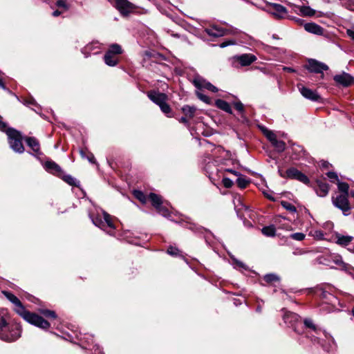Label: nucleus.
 Here are the masks:
<instances>
[{
    "label": "nucleus",
    "mask_w": 354,
    "mask_h": 354,
    "mask_svg": "<svg viewBox=\"0 0 354 354\" xmlns=\"http://www.w3.org/2000/svg\"><path fill=\"white\" fill-rule=\"evenodd\" d=\"M233 105L239 114V116L237 118L238 121L243 124H248L249 122V120L245 115V111L243 103L240 101H237L234 102Z\"/></svg>",
    "instance_id": "412c9836"
},
{
    "label": "nucleus",
    "mask_w": 354,
    "mask_h": 354,
    "mask_svg": "<svg viewBox=\"0 0 354 354\" xmlns=\"http://www.w3.org/2000/svg\"><path fill=\"white\" fill-rule=\"evenodd\" d=\"M346 33L348 36L354 41V29H347Z\"/></svg>",
    "instance_id": "bf43d9fd"
},
{
    "label": "nucleus",
    "mask_w": 354,
    "mask_h": 354,
    "mask_svg": "<svg viewBox=\"0 0 354 354\" xmlns=\"http://www.w3.org/2000/svg\"><path fill=\"white\" fill-rule=\"evenodd\" d=\"M283 320L289 327H292L296 332H297L298 326L301 325L300 317L292 312L286 313L283 315Z\"/></svg>",
    "instance_id": "4468645a"
},
{
    "label": "nucleus",
    "mask_w": 354,
    "mask_h": 354,
    "mask_svg": "<svg viewBox=\"0 0 354 354\" xmlns=\"http://www.w3.org/2000/svg\"><path fill=\"white\" fill-rule=\"evenodd\" d=\"M272 145L278 152H283L286 149V143L283 140H276Z\"/></svg>",
    "instance_id": "58836bf2"
},
{
    "label": "nucleus",
    "mask_w": 354,
    "mask_h": 354,
    "mask_svg": "<svg viewBox=\"0 0 354 354\" xmlns=\"http://www.w3.org/2000/svg\"><path fill=\"white\" fill-rule=\"evenodd\" d=\"M102 214L103 219L100 216H93L91 214L89 215V217L95 226L109 235L114 236L115 227L113 223L111 216L105 211H102Z\"/></svg>",
    "instance_id": "7ed1b4c3"
},
{
    "label": "nucleus",
    "mask_w": 354,
    "mask_h": 354,
    "mask_svg": "<svg viewBox=\"0 0 354 354\" xmlns=\"http://www.w3.org/2000/svg\"><path fill=\"white\" fill-rule=\"evenodd\" d=\"M90 48H91L90 46H87L84 49H82V53H84L85 55V57H88V55H87L86 53V52L87 50H89Z\"/></svg>",
    "instance_id": "69168bd1"
},
{
    "label": "nucleus",
    "mask_w": 354,
    "mask_h": 354,
    "mask_svg": "<svg viewBox=\"0 0 354 354\" xmlns=\"http://www.w3.org/2000/svg\"><path fill=\"white\" fill-rule=\"evenodd\" d=\"M214 151V153L215 154H216V153H224L225 152V150L221 146H218V147H215Z\"/></svg>",
    "instance_id": "052dcab7"
},
{
    "label": "nucleus",
    "mask_w": 354,
    "mask_h": 354,
    "mask_svg": "<svg viewBox=\"0 0 354 354\" xmlns=\"http://www.w3.org/2000/svg\"><path fill=\"white\" fill-rule=\"evenodd\" d=\"M106 53H108V55L111 54L117 56L122 53V49L119 44H113L109 46Z\"/></svg>",
    "instance_id": "7c9ffc66"
},
{
    "label": "nucleus",
    "mask_w": 354,
    "mask_h": 354,
    "mask_svg": "<svg viewBox=\"0 0 354 354\" xmlns=\"http://www.w3.org/2000/svg\"><path fill=\"white\" fill-rule=\"evenodd\" d=\"M147 95L149 100L158 106L168 100L167 95L158 91L151 90L147 92Z\"/></svg>",
    "instance_id": "2eb2a0df"
},
{
    "label": "nucleus",
    "mask_w": 354,
    "mask_h": 354,
    "mask_svg": "<svg viewBox=\"0 0 354 354\" xmlns=\"http://www.w3.org/2000/svg\"><path fill=\"white\" fill-rule=\"evenodd\" d=\"M237 177L238 178L236 182L238 187H240L241 189L245 188L250 182L248 178H246L245 176L241 174H239V175L237 176Z\"/></svg>",
    "instance_id": "c756f323"
},
{
    "label": "nucleus",
    "mask_w": 354,
    "mask_h": 354,
    "mask_svg": "<svg viewBox=\"0 0 354 354\" xmlns=\"http://www.w3.org/2000/svg\"><path fill=\"white\" fill-rule=\"evenodd\" d=\"M180 122H183V123H187L188 121H187V117H182L180 119Z\"/></svg>",
    "instance_id": "774afa93"
},
{
    "label": "nucleus",
    "mask_w": 354,
    "mask_h": 354,
    "mask_svg": "<svg viewBox=\"0 0 354 354\" xmlns=\"http://www.w3.org/2000/svg\"><path fill=\"white\" fill-rule=\"evenodd\" d=\"M304 27L306 31L317 35H322L324 32V29L321 26L313 22L306 23Z\"/></svg>",
    "instance_id": "4be33fe9"
},
{
    "label": "nucleus",
    "mask_w": 354,
    "mask_h": 354,
    "mask_svg": "<svg viewBox=\"0 0 354 354\" xmlns=\"http://www.w3.org/2000/svg\"><path fill=\"white\" fill-rule=\"evenodd\" d=\"M156 210L160 214H161L164 217L168 218L170 216L169 210L168 209L167 207L162 205V204L160 206H159L156 209Z\"/></svg>",
    "instance_id": "49530a36"
},
{
    "label": "nucleus",
    "mask_w": 354,
    "mask_h": 354,
    "mask_svg": "<svg viewBox=\"0 0 354 354\" xmlns=\"http://www.w3.org/2000/svg\"><path fill=\"white\" fill-rule=\"evenodd\" d=\"M348 197V196H347L346 194H339L335 197H333V205L336 207L341 209L344 216H348L350 214L351 207Z\"/></svg>",
    "instance_id": "423d86ee"
},
{
    "label": "nucleus",
    "mask_w": 354,
    "mask_h": 354,
    "mask_svg": "<svg viewBox=\"0 0 354 354\" xmlns=\"http://www.w3.org/2000/svg\"><path fill=\"white\" fill-rule=\"evenodd\" d=\"M10 147L16 153H22L24 147L22 144L21 133L14 128H8L6 131Z\"/></svg>",
    "instance_id": "20e7f679"
},
{
    "label": "nucleus",
    "mask_w": 354,
    "mask_h": 354,
    "mask_svg": "<svg viewBox=\"0 0 354 354\" xmlns=\"http://www.w3.org/2000/svg\"><path fill=\"white\" fill-rule=\"evenodd\" d=\"M159 107L163 113H165L167 117H170L169 114L171 113V109L167 102H164Z\"/></svg>",
    "instance_id": "a18cd8bd"
},
{
    "label": "nucleus",
    "mask_w": 354,
    "mask_h": 354,
    "mask_svg": "<svg viewBox=\"0 0 354 354\" xmlns=\"http://www.w3.org/2000/svg\"><path fill=\"white\" fill-rule=\"evenodd\" d=\"M333 80L337 85L344 87H348L354 84V77L346 72L335 75Z\"/></svg>",
    "instance_id": "9d476101"
},
{
    "label": "nucleus",
    "mask_w": 354,
    "mask_h": 354,
    "mask_svg": "<svg viewBox=\"0 0 354 354\" xmlns=\"http://www.w3.org/2000/svg\"><path fill=\"white\" fill-rule=\"evenodd\" d=\"M236 44V41L234 39H229L227 41H225L219 44V46L221 48H225L230 45H234Z\"/></svg>",
    "instance_id": "864d4df0"
},
{
    "label": "nucleus",
    "mask_w": 354,
    "mask_h": 354,
    "mask_svg": "<svg viewBox=\"0 0 354 354\" xmlns=\"http://www.w3.org/2000/svg\"><path fill=\"white\" fill-rule=\"evenodd\" d=\"M115 8L123 16H127L132 12L136 6L128 0H115Z\"/></svg>",
    "instance_id": "9b49d317"
},
{
    "label": "nucleus",
    "mask_w": 354,
    "mask_h": 354,
    "mask_svg": "<svg viewBox=\"0 0 354 354\" xmlns=\"http://www.w3.org/2000/svg\"><path fill=\"white\" fill-rule=\"evenodd\" d=\"M86 339H91V344L88 342V348L86 347V348L91 349L93 351V354H104L102 348L100 347L97 344H93V337L91 335H88V337L86 338Z\"/></svg>",
    "instance_id": "c85d7f7f"
},
{
    "label": "nucleus",
    "mask_w": 354,
    "mask_h": 354,
    "mask_svg": "<svg viewBox=\"0 0 354 354\" xmlns=\"http://www.w3.org/2000/svg\"><path fill=\"white\" fill-rule=\"evenodd\" d=\"M14 310L27 322L41 329H48L50 327V323L48 321L42 317L27 310L21 301L15 306Z\"/></svg>",
    "instance_id": "f03ea898"
},
{
    "label": "nucleus",
    "mask_w": 354,
    "mask_h": 354,
    "mask_svg": "<svg viewBox=\"0 0 354 354\" xmlns=\"http://www.w3.org/2000/svg\"><path fill=\"white\" fill-rule=\"evenodd\" d=\"M2 293L15 306L19 302H20V300L12 292L4 290L2 292Z\"/></svg>",
    "instance_id": "e433bc0d"
},
{
    "label": "nucleus",
    "mask_w": 354,
    "mask_h": 354,
    "mask_svg": "<svg viewBox=\"0 0 354 354\" xmlns=\"http://www.w3.org/2000/svg\"><path fill=\"white\" fill-rule=\"evenodd\" d=\"M193 84L196 88L198 90L207 89L213 93H216L218 91V88L209 82L207 81L205 79L201 76H196L193 80Z\"/></svg>",
    "instance_id": "ddd939ff"
},
{
    "label": "nucleus",
    "mask_w": 354,
    "mask_h": 354,
    "mask_svg": "<svg viewBox=\"0 0 354 354\" xmlns=\"http://www.w3.org/2000/svg\"><path fill=\"white\" fill-rule=\"evenodd\" d=\"M262 131L266 138L272 144L277 138L276 134L270 131L267 129L266 128H262Z\"/></svg>",
    "instance_id": "f704fd0d"
},
{
    "label": "nucleus",
    "mask_w": 354,
    "mask_h": 354,
    "mask_svg": "<svg viewBox=\"0 0 354 354\" xmlns=\"http://www.w3.org/2000/svg\"><path fill=\"white\" fill-rule=\"evenodd\" d=\"M80 153L83 158H86L88 161L92 164H96V160L94 155L91 152H86L84 149L80 151Z\"/></svg>",
    "instance_id": "72a5a7b5"
},
{
    "label": "nucleus",
    "mask_w": 354,
    "mask_h": 354,
    "mask_svg": "<svg viewBox=\"0 0 354 354\" xmlns=\"http://www.w3.org/2000/svg\"><path fill=\"white\" fill-rule=\"evenodd\" d=\"M62 179L70 185L77 187L80 185V182L71 175H64Z\"/></svg>",
    "instance_id": "c9c22d12"
},
{
    "label": "nucleus",
    "mask_w": 354,
    "mask_h": 354,
    "mask_svg": "<svg viewBox=\"0 0 354 354\" xmlns=\"http://www.w3.org/2000/svg\"><path fill=\"white\" fill-rule=\"evenodd\" d=\"M305 236L306 235L301 232H295L290 235L291 239L299 241H303L305 239Z\"/></svg>",
    "instance_id": "de8ad7c7"
},
{
    "label": "nucleus",
    "mask_w": 354,
    "mask_h": 354,
    "mask_svg": "<svg viewBox=\"0 0 354 354\" xmlns=\"http://www.w3.org/2000/svg\"><path fill=\"white\" fill-rule=\"evenodd\" d=\"M25 141L27 145L33 151L35 156L37 158H39L42 155V153L40 151V145L39 142L35 137H26L25 138Z\"/></svg>",
    "instance_id": "f3484780"
},
{
    "label": "nucleus",
    "mask_w": 354,
    "mask_h": 354,
    "mask_svg": "<svg viewBox=\"0 0 354 354\" xmlns=\"http://www.w3.org/2000/svg\"><path fill=\"white\" fill-rule=\"evenodd\" d=\"M56 5L59 8H63L64 10L68 8L66 0H57Z\"/></svg>",
    "instance_id": "5fc2aeb1"
},
{
    "label": "nucleus",
    "mask_w": 354,
    "mask_h": 354,
    "mask_svg": "<svg viewBox=\"0 0 354 354\" xmlns=\"http://www.w3.org/2000/svg\"><path fill=\"white\" fill-rule=\"evenodd\" d=\"M336 243L342 246H349L353 241H354V237L351 236H345L342 235L340 234H337L335 235Z\"/></svg>",
    "instance_id": "5701e85b"
},
{
    "label": "nucleus",
    "mask_w": 354,
    "mask_h": 354,
    "mask_svg": "<svg viewBox=\"0 0 354 354\" xmlns=\"http://www.w3.org/2000/svg\"><path fill=\"white\" fill-rule=\"evenodd\" d=\"M281 205L284 209H286L287 211H289L290 212L295 213L297 212L295 206L288 201H282L281 202Z\"/></svg>",
    "instance_id": "a19ab883"
},
{
    "label": "nucleus",
    "mask_w": 354,
    "mask_h": 354,
    "mask_svg": "<svg viewBox=\"0 0 354 354\" xmlns=\"http://www.w3.org/2000/svg\"><path fill=\"white\" fill-rule=\"evenodd\" d=\"M268 6L269 12L276 19L285 18L288 14L287 9L281 4L270 3Z\"/></svg>",
    "instance_id": "f8f14e48"
},
{
    "label": "nucleus",
    "mask_w": 354,
    "mask_h": 354,
    "mask_svg": "<svg viewBox=\"0 0 354 354\" xmlns=\"http://www.w3.org/2000/svg\"><path fill=\"white\" fill-rule=\"evenodd\" d=\"M167 253L171 256H178L180 255V250L174 246H169L167 249Z\"/></svg>",
    "instance_id": "8fccbe9b"
},
{
    "label": "nucleus",
    "mask_w": 354,
    "mask_h": 354,
    "mask_svg": "<svg viewBox=\"0 0 354 354\" xmlns=\"http://www.w3.org/2000/svg\"><path fill=\"white\" fill-rule=\"evenodd\" d=\"M278 173L281 177L284 178H287L286 177V171L283 172L280 168H279V169H278Z\"/></svg>",
    "instance_id": "0e129e2a"
},
{
    "label": "nucleus",
    "mask_w": 354,
    "mask_h": 354,
    "mask_svg": "<svg viewBox=\"0 0 354 354\" xmlns=\"http://www.w3.org/2000/svg\"><path fill=\"white\" fill-rule=\"evenodd\" d=\"M21 328L19 324L10 322V316L6 308H0V339L12 342L21 337Z\"/></svg>",
    "instance_id": "f257e3e1"
},
{
    "label": "nucleus",
    "mask_w": 354,
    "mask_h": 354,
    "mask_svg": "<svg viewBox=\"0 0 354 354\" xmlns=\"http://www.w3.org/2000/svg\"><path fill=\"white\" fill-rule=\"evenodd\" d=\"M41 313L46 317H51V318H53V319H56L57 318V315H56V313L55 311H53V310H41Z\"/></svg>",
    "instance_id": "09e8293b"
},
{
    "label": "nucleus",
    "mask_w": 354,
    "mask_h": 354,
    "mask_svg": "<svg viewBox=\"0 0 354 354\" xmlns=\"http://www.w3.org/2000/svg\"><path fill=\"white\" fill-rule=\"evenodd\" d=\"M62 14V12L59 11V10H55L53 12V17H58L60 15Z\"/></svg>",
    "instance_id": "338daca9"
},
{
    "label": "nucleus",
    "mask_w": 354,
    "mask_h": 354,
    "mask_svg": "<svg viewBox=\"0 0 354 354\" xmlns=\"http://www.w3.org/2000/svg\"><path fill=\"white\" fill-rule=\"evenodd\" d=\"M306 252L303 250H299V249H297L295 250V251L292 252V254L294 255H302L304 254H305Z\"/></svg>",
    "instance_id": "e2e57ef3"
},
{
    "label": "nucleus",
    "mask_w": 354,
    "mask_h": 354,
    "mask_svg": "<svg viewBox=\"0 0 354 354\" xmlns=\"http://www.w3.org/2000/svg\"><path fill=\"white\" fill-rule=\"evenodd\" d=\"M317 187L316 188V192L320 197L326 196L329 191V185L325 182L322 180H317Z\"/></svg>",
    "instance_id": "b1692460"
},
{
    "label": "nucleus",
    "mask_w": 354,
    "mask_h": 354,
    "mask_svg": "<svg viewBox=\"0 0 354 354\" xmlns=\"http://www.w3.org/2000/svg\"><path fill=\"white\" fill-rule=\"evenodd\" d=\"M196 95H197V97L203 102H204L206 104H209L211 103V99L207 96L206 95H205L202 91L201 90L200 91H196Z\"/></svg>",
    "instance_id": "c03bdc74"
},
{
    "label": "nucleus",
    "mask_w": 354,
    "mask_h": 354,
    "mask_svg": "<svg viewBox=\"0 0 354 354\" xmlns=\"http://www.w3.org/2000/svg\"><path fill=\"white\" fill-rule=\"evenodd\" d=\"M205 32L210 37H220L230 34L235 35L237 32V30L236 29H225L217 26H212L209 28H205Z\"/></svg>",
    "instance_id": "6e6552de"
},
{
    "label": "nucleus",
    "mask_w": 354,
    "mask_h": 354,
    "mask_svg": "<svg viewBox=\"0 0 354 354\" xmlns=\"http://www.w3.org/2000/svg\"><path fill=\"white\" fill-rule=\"evenodd\" d=\"M196 111V108L194 106L185 105L182 108V111L189 118H192L194 116Z\"/></svg>",
    "instance_id": "2f4dec72"
},
{
    "label": "nucleus",
    "mask_w": 354,
    "mask_h": 354,
    "mask_svg": "<svg viewBox=\"0 0 354 354\" xmlns=\"http://www.w3.org/2000/svg\"><path fill=\"white\" fill-rule=\"evenodd\" d=\"M223 185L226 188H230L233 185V181L227 178V177H223L222 179Z\"/></svg>",
    "instance_id": "3c124183"
},
{
    "label": "nucleus",
    "mask_w": 354,
    "mask_h": 354,
    "mask_svg": "<svg viewBox=\"0 0 354 354\" xmlns=\"http://www.w3.org/2000/svg\"><path fill=\"white\" fill-rule=\"evenodd\" d=\"M263 279L267 283H272L273 281H279L280 280V278L276 274L270 273V274H266L263 277Z\"/></svg>",
    "instance_id": "79ce46f5"
},
{
    "label": "nucleus",
    "mask_w": 354,
    "mask_h": 354,
    "mask_svg": "<svg viewBox=\"0 0 354 354\" xmlns=\"http://www.w3.org/2000/svg\"><path fill=\"white\" fill-rule=\"evenodd\" d=\"M326 176L331 182H334L335 180H339L337 174L335 172L328 171L326 173Z\"/></svg>",
    "instance_id": "603ef678"
},
{
    "label": "nucleus",
    "mask_w": 354,
    "mask_h": 354,
    "mask_svg": "<svg viewBox=\"0 0 354 354\" xmlns=\"http://www.w3.org/2000/svg\"><path fill=\"white\" fill-rule=\"evenodd\" d=\"M286 177L287 178L297 180L304 184L309 183L308 178L295 167H290L286 170Z\"/></svg>",
    "instance_id": "dca6fc26"
},
{
    "label": "nucleus",
    "mask_w": 354,
    "mask_h": 354,
    "mask_svg": "<svg viewBox=\"0 0 354 354\" xmlns=\"http://www.w3.org/2000/svg\"><path fill=\"white\" fill-rule=\"evenodd\" d=\"M104 60L105 64L109 66H115L118 63V59L117 56L111 54L108 55V53L106 52L104 56Z\"/></svg>",
    "instance_id": "cd10ccee"
},
{
    "label": "nucleus",
    "mask_w": 354,
    "mask_h": 354,
    "mask_svg": "<svg viewBox=\"0 0 354 354\" xmlns=\"http://www.w3.org/2000/svg\"><path fill=\"white\" fill-rule=\"evenodd\" d=\"M304 324L306 328L310 329L308 336L313 342L322 345L323 337H325L328 340L331 338L330 335L327 334L324 330H322L320 328H317L312 319H306L304 322Z\"/></svg>",
    "instance_id": "39448f33"
},
{
    "label": "nucleus",
    "mask_w": 354,
    "mask_h": 354,
    "mask_svg": "<svg viewBox=\"0 0 354 354\" xmlns=\"http://www.w3.org/2000/svg\"><path fill=\"white\" fill-rule=\"evenodd\" d=\"M44 167L48 172L53 175L61 176L63 174L62 168L54 161H46Z\"/></svg>",
    "instance_id": "aec40b11"
},
{
    "label": "nucleus",
    "mask_w": 354,
    "mask_h": 354,
    "mask_svg": "<svg viewBox=\"0 0 354 354\" xmlns=\"http://www.w3.org/2000/svg\"><path fill=\"white\" fill-rule=\"evenodd\" d=\"M331 288L329 286H322L317 287L316 294L328 304L335 306L337 302V298L330 292Z\"/></svg>",
    "instance_id": "0eeeda50"
},
{
    "label": "nucleus",
    "mask_w": 354,
    "mask_h": 354,
    "mask_svg": "<svg viewBox=\"0 0 354 354\" xmlns=\"http://www.w3.org/2000/svg\"><path fill=\"white\" fill-rule=\"evenodd\" d=\"M233 59L239 62L241 66H246L253 63L257 59V57L252 54H243L241 55L234 56Z\"/></svg>",
    "instance_id": "a211bd4d"
},
{
    "label": "nucleus",
    "mask_w": 354,
    "mask_h": 354,
    "mask_svg": "<svg viewBox=\"0 0 354 354\" xmlns=\"http://www.w3.org/2000/svg\"><path fill=\"white\" fill-rule=\"evenodd\" d=\"M306 68L310 73H322V75L324 71L328 70V66L326 64L315 59H308Z\"/></svg>",
    "instance_id": "1a4fd4ad"
},
{
    "label": "nucleus",
    "mask_w": 354,
    "mask_h": 354,
    "mask_svg": "<svg viewBox=\"0 0 354 354\" xmlns=\"http://www.w3.org/2000/svg\"><path fill=\"white\" fill-rule=\"evenodd\" d=\"M189 229L195 232H203V227H196L195 225H191Z\"/></svg>",
    "instance_id": "13d9d810"
},
{
    "label": "nucleus",
    "mask_w": 354,
    "mask_h": 354,
    "mask_svg": "<svg viewBox=\"0 0 354 354\" xmlns=\"http://www.w3.org/2000/svg\"><path fill=\"white\" fill-rule=\"evenodd\" d=\"M216 105L217 106V107H218L220 109L230 113V114H232V108H231V106L230 104L223 100H217L216 101Z\"/></svg>",
    "instance_id": "a878e982"
},
{
    "label": "nucleus",
    "mask_w": 354,
    "mask_h": 354,
    "mask_svg": "<svg viewBox=\"0 0 354 354\" xmlns=\"http://www.w3.org/2000/svg\"><path fill=\"white\" fill-rule=\"evenodd\" d=\"M231 259H232V260L233 261V265H234L235 268H236V269H242V270H248L249 269L248 267L244 263H243L242 261L238 260L235 257H231Z\"/></svg>",
    "instance_id": "4c0bfd02"
},
{
    "label": "nucleus",
    "mask_w": 354,
    "mask_h": 354,
    "mask_svg": "<svg viewBox=\"0 0 354 354\" xmlns=\"http://www.w3.org/2000/svg\"><path fill=\"white\" fill-rule=\"evenodd\" d=\"M337 187L339 191L341 192L340 194H346L348 196V189L349 186L348 183L344 182L337 181Z\"/></svg>",
    "instance_id": "ea45409f"
},
{
    "label": "nucleus",
    "mask_w": 354,
    "mask_h": 354,
    "mask_svg": "<svg viewBox=\"0 0 354 354\" xmlns=\"http://www.w3.org/2000/svg\"><path fill=\"white\" fill-rule=\"evenodd\" d=\"M221 170L223 171H225V172L231 173L236 176H239L240 174L238 171H236V170L232 169H229V168H221Z\"/></svg>",
    "instance_id": "4d7b16f0"
},
{
    "label": "nucleus",
    "mask_w": 354,
    "mask_h": 354,
    "mask_svg": "<svg viewBox=\"0 0 354 354\" xmlns=\"http://www.w3.org/2000/svg\"><path fill=\"white\" fill-rule=\"evenodd\" d=\"M133 196L142 203H145L147 201V197L142 191L134 190Z\"/></svg>",
    "instance_id": "37998d69"
},
{
    "label": "nucleus",
    "mask_w": 354,
    "mask_h": 354,
    "mask_svg": "<svg viewBox=\"0 0 354 354\" xmlns=\"http://www.w3.org/2000/svg\"><path fill=\"white\" fill-rule=\"evenodd\" d=\"M299 14L304 17H313L315 15L316 11L308 6H296Z\"/></svg>",
    "instance_id": "393cba45"
},
{
    "label": "nucleus",
    "mask_w": 354,
    "mask_h": 354,
    "mask_svg": "<svg viewBox=\"0 0 354 354\" xmlns=\"http://www.w3.org/2000/svg\"><path fill=\"white\" fill-rule=\"evenodd\" d=\"M261 232L266 236L272 237L275 236L276 229L273 225L263 227L261 229Z\"/></svg>",
    "instance_id": "473e14b6"
},
{
    "label": "nucleus",
    "mask_w": 354,
    "mask_h": 354,
    "mask_svg": "<svg viewBox=\"0 0 354 354\" xmlns=\"http://www.w3.org/2000/svg\"><path fill=\"white\" fill-rule=\"evenodd\" d=\"M301 94L306 99L313 102H318L320 100L319 95L312 89L305 86L299 87Z\"/></svg>",
    "instance_id": "6ab92c4d"
},
{
    "label": "nucleus",
    "mask_w": 354,
    "mask_h": 354,
    "mask_svg": "<svg viewBox=\"0 0 354 354\" xmlns=\"http://www.w3.org/2000/svg\"><path fill=\"white\" fill-rule=\"evenodd\" d=\"M148 198L150 200L151 205L156 208V209L162 204V198L154 193H150L148 196Z\"/></svg>",
    "instance_id": "bb28decb"
},
{
    "label": "nucleus",
    "mask_w": 354,
    "mask_h": 354,
    "mask_svg": "<svg viewBox=\"0 0 354 354\" xmlns=\"http://www.w3.org/2000/svg\"><path fill=\"white\" fill-rule=\"evenodd\" d=\"M8 124L6 122L2 120V117L0 116V131L6 132L8 129Z\"/></svg>",
    "instance_id": "6e6d98bb"
},
{
    "label": "nucleus",
    "mask_w": 354,
    "mask_h": 354,
    "mask_svg": "<svg viewBox=\"0 0 354 354\" xmlns=\"http://www.w3.org/2000/svg\"><path fill=\"white\" fill-rule=\"evenodd\" d=\"M292 20L295 21L297 24L302 25L304 23V20L302 19L296 17H292L290 18Z\"/></svg>",
    "instance_id": "680f3d73"
}]
</instances>
